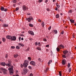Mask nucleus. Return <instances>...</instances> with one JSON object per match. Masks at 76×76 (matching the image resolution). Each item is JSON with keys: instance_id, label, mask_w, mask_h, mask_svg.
<instances>
[{"instance_id": "f257e3e1", "label": "nucleus", "mask_w": 76, "mask_h": 76, "mask_svg": "<svg viewBox=\"0 0 76 76\" xmlns=\"http://www.w3.org/2000/svg\"><path fill=\"white\" fill-rule=\"evenodd\" d=\"M6 64L7 66L10 67H9L8 69L9 71V73L11 75H12L13 73V66L11 65V64Z\"/></svg>"}, {"instance_id": "f03ea898", "label": "nucleus", "mask_w": 76, "mask_h": 76, "mask_svg": "<svg viewBox=\"0 0 76 76\" xmlns=\"http://www.w3.org/2000/svg\"><path fill=\"white\" fill-rule=\"evenodd\" d=\"M0 70L3 72L4 74H7V70L4 69L3 68H0Z\"/></svg>"}, {"instance_id": "7ed1b4c3", "label": "nucleus", "mask_w": 76, "mask_h": 76, "mask_svg": "<svg viewBox=\"0 0 76 76\" xmlns=\"http://www.w3.org/2000/svg\"><path fill=\"white\" fill-rule=\"evenodd\" d=\"M34 18L32 16L29 17V18H28L27 19H26V20H28V22H31V20H33Z\"/></svg>"}, {"instance_id": "20e7f679", "label": "nucleus", "mask_w": 76, "mask_h": 76, "mask_svg": "<svg viewBox=\"0 0 76 76\" xmlns=\"http://www.w3.org/2000/svg\"><path fill=\"white\" fill-rule=\"evenodd\" d=\"M28 72V70L26 69H23V75H26L27 72Z\"/></svg>"}, {"instance_id": "39448f33", "label": "nucleus", "mask_w": 76, "mask_h": 76, "mask_svg": "<svg viewBox=\"0 0 76 76\" xmlns=\"http://www.w3.org/2000/svg\"><path fill=\"white\" fill-rule=\"evenodd\" d=\"M1 11H4V12H7V9L4 8L3 6L1 7Z\"/></svg>"}, {"instance_id": "423d86ee", "label": "nucleus", "mask_w": 76, "mask_h": 76, "mask_svg": "<svg viewBox=\"0 0 76 76\" xmlns=\"http://www.w3.org/2000/svg\"><path fill=\"white\" fill-rule=\"evenodd\" d=\"M16 37L15 36H12L11 39V41H16Z\"/></svg>"}, {"instance_id": "0eeeda50", "label": "nucleus", "mask_w": 76, "mask_h": 76, "mask_svg": "<svg viewBox=\"0 0 76 76\" xmlns=\"http://www.w3.org/2000/svg\"><path fill=\"white\" fill-rule=\"evenodd\" d=\"M30 64L31 65H32L33 66H35V62L34 61H31L30 63Z\"/></svg>"}, {"instance_id": "6e6552de", "label": "nucleus", "mask_w": 76, "mask_h": 76, "mask_svg": "<svg viewBox=\"0 0 76 76\" xmlns=\"http://www.w3.org/2000/svg\"><path fill=\"white\" fill-rule=\"evenodd\" d=\"M58 47L59 48H60V49H61V48H65L64 46L62 44H61L59 45Z\"/></svg>"}, {"instance_id": "1a4fd4ad", "label": "nucleus", "mask_w": 76, "mask_h": 76, "mask_svg": "<svg viewBox=\"0 0 76 76\" xmlns=\"http://www.w3.org/2000/svg\"><path fill=\"white\" fill-rule=\"evenodd\" d=\"M28 33L29 34L31 35H34V32L31 31H28Z\"/></svg>"}, {"instance_id": "9d476101", "label": "nucleus", "mask_w": 76, "mask_h": 76, "mask_svg": "<svg viewBox=\"0 0 76 76\" xmlns=\"http://www.w3.org/2000/svg\"><path fill=\"white\" fill-rule=\"evenodd\" d=\"M6 38H7V39L11 40L12 39V36L9 35H8L6 36Z\"/></svg>"}, {"instance_id": "9b49d317", "label": "nucleus", "mask_w": 76, "mask_h": 76, "mask_svg": "<svg viewBox=\"0 0 76 76\" xmlns=\"http://www.w3.org/2000/svg\"><path fill=\"white\" fill-rule=\"evenodd\" d=\"M28 63H24L23 64V66L24 67H26L28 66Z\"/></svg>"}, {"instance_id": "f8f14e48", "label": "nucleus", "mask_w": 76, "mask_h": 76, "mask_svg": "<svg viewBox=\"0 0 76 76\" xmlns=\"http://www.w3.org/2000/svg\"><path fill=\"white\" fill-rule=\"evenodd\" d=\"M66 60H63L62 61V64H63V65H65L66 63Z\"/></svg>"}, {"instance_id": "ddd939ff", "label": "nucleus", "mask_w": 76, "mask_h": 76, "mask_svg": "<svg viewBox=\"0 0 76 76\" xmlns=\"http://www.w3.org/2000/svg\"><path fill=\"white\" fill-rule=\"evenodd\" d=\"M8 26L9 25L6 24H3L2 26L4 28H6V27H8Z\"/></svg>"}, {"instance_id": "4468645a", "label": "nucleus", "mask_w": 76, "mask_h": 76, "mask_svg": "<svg viewBox=\"0 0 76 76\" xmlns=\"http://www.w3.org/2000/svg\"><path fill=\"white\" fill-rule=\"evenodd\" d=\"M22 7L23 10H26L27 8L26 7V6L24 5Z\"/></svg>"}, {"instance_id": "2eb2a0df", "label": "nucleus", "mask_w": 76, "mask_h": 76, "mask_svg": "<svg viewBox=\"0 0 76 76\" xmlns=\"http://www.w3.org/2000/svg\"><path fill=\"white\" fill-rule=\"evenodd\" d=\"M1 66H5V65H6V63H5V62H1Z\"/></svg>"}, {"instance_id": "dca6fc26", "label": "nucleus", "mask_w": 76, "mask_h": 76, "mask_svg": "<svg viewBox=\"0 0 76 76\" xmlns=\"http://www.w3.org/2000/svg\"><path fill=\"white\" fill-rule=\"evenodd\" d=\"M68 51L67 50H64L63 51V53L65 55L67 54L68 53Z\"/></svg>"}, {"instance_id": "f3484780", "label": "nucleus", "mask_w": 76, "mask_h": 76, "mask_svg": "<svg viewBox=\"0 0 76 76\" xmlns=\"http://www.w3.org/2000/svg\"><path fill=\"white\" fill-rule=\"evenodd\" d=\"M19 56V55L18 54H16L14 55V57L15 58H17Z\"/></svg>"}, {"instance_id": "a211bd4d", "label": "nucleus", "mask_w": 76, "mask_h": 76, "mask_svg": "<svg viewBox=\"0 0 76 76\" xmlns=\"http://www.w3.org/2000/svg\"><path fill=\"white\" fill-rule=\"evenodd\" d=\"M52 60H50L48 63V65H49V64H51V63H52Z\"/></svg>"}, {"instance_id": "6ab92c4d", "label": "nucleus", "mask_w": 76, "mask_h": 76, "mask_svg": "<svg viewBox=\"0 0 76 76\" xmlns=\"http://www.w3.org/2000/svg\"><path fill=\"white\" fill-rule=\"evenodd\" d=\"M18 45H20L22 47H24V45L23 44H22L21 43H19L18 44Z\"/></svg>"}, {"instance_id": "aec40b11", "label": "nucleus", "mask_w": 76, "mask_h": 76, "mask_svg": "<svg viewBox=\"0 0 76 76\" xmlns=\"http://www.w3.org/2000/svg\"><path fill=\"white\" fill-rule=\"evenodd\" d=\"M54 34H57V30H55L53 32Z\"/></svg>"}, {"instance_id": "412c9836", "label": "nucleus", "mask_w": 76, "mask_h": 76, "mask_svg": "<svg viewBox=\"0 0 76 76\" xmlns=\"http://www.w3.org/2000/svg\"><path fill=\"white\" fill-rule=\"evenodd\" d=\"M56 5L58 8H59V7H60V5H59L57 3H56Z\"/></svg>"}, {"instance_id": "4be33fe9", "label": "nucleus", "mask_w": 76, "mask_h": 76, "mask_svg": "<svg viewBox=\"0 0 76 76\" xmlns=\"http://www.w3.org/2000/svg\"><path fill=\"white\" fill-rule=\"evenodd\" d=\"M70 21L71 23H75V20H72V19H70Z\"/></svg>"}, {"instance_id": "5701e85b", "label": "nucleus", "mask_w": 76, "mask_h": 76, "mask_svg": "<svg viewBox=\"0 0 76 76\" xmlns=\"http://www.w3.org/2000/svg\"><path fill=\"white\" fill-rule=\"evenodd\" d=\"M45 25L44 22V21H42V27H44V26Z\"/></svg>"}, {"instance_id": "b1692460", "label": "nucleus", "mask_w": 76, "mask_h": 76, "mask_svg": "<svg viewBox=\"0 0 76 76\" xmlns=\"http://www.w3.org/2000/svg\"><path fill=\"white\" fill-rule=\"evenodd\" d=\"M72 12H73V11L72 10H70L68 11V13H72Z\"/></svg>"}, {"instance_id": "393cba45", "label": "nucleus", "mask_w": 76, "mask_h": 76, "mask_svg": "<svg viewBox=\"0 0 76 76\" xmlns=\"http://www.w3.org/2000/svg\"><path fill=\"white\" fill-rule=\"evenodd\" d=\"M28 59L29 61H31V58L30 57H28Z\"/></svg>"}, {"instance_id": "a878e982", "label": "nucleus", "mask_w": 76, "mask_h": 76, "mask_svg": "<svg viewBox=\"0 0 76 76\" xmlns=\"http://www.w3.org/2000/svg\"><path fill=\"white\" fill-rule=\"evenodd\" d=\"M49 69V68H47L45 70V73L47 72V71H48Z\"/></svg>"}, {"instance_id": "bb28decb", "label": "nucleus", "mask_w": 76, "mask_h": 76, "mask_svg": "<svg viewBox=\"0 0 76 76\" xmlns=\"http://www.w3.org/2000/svg\"><path fill=\"white\" fill-rule=\"evenodd\" d=\"M62 56V57H63V58H66V55H65V54L63 55Z\"/></svg>"}, {"instance_id": "cd10ccee", "label": "nucleus", "mask_w": 76, "mask_h": 76, "mask_svg": "<svg viewBox=\"0 0 76 76\" xmlns=\"http://www.w3.org/2000/svg\"><path fill=\"white\" fill-rule=\"evenodd\" d=\"M36 48L37 50H39L40 51H41V49L40 48L38 47Z\"/></svg>"}, {"instance_id": "c85d7f7f", "label": "nucleus", "mask_w": 76, "mask_h": 76, "mask_svg": "<svg viewBox=\"0 0 76 76\" xmlns=\"http://www.w3.org/2000/svg\"><path fill=\"white\" fill-rule=\"evenodd\" d=\"M29 26H30V27H33V26H34V25L31 24V23H29Z\"/></svg>"}, {"instance_id": "c756f323", "label": "nucleus", "mask_w": 76, "mask_h": 76, "mask_svg": "<svg viewBox=\"0 0 76 76\" xmlns=\"http://www.w3.org/2000/svg\"><path fill=\"white\" fill-rule=\"evenodd\" d=\"M2 41H3V42H4L6 41V39L5 38H2Z\"/></svg>"}, {"instance_id": "7c9ffc66", "label": "nucleus", "mask_w": 76, "mask_h": 76, "mask_svg": "<svg viewBox=\"0 0 76 76\" xmlns=\"http://www.w3.org/2000/svg\"><path fill=\"white\" fill-rule=\"evenodd\" d=\"M67 66H68V68H69V67H70V64L68 63V64Z\"/></svg>"}, {"instance_id": "2f4dec72", "label": "nucleus", "mask_w": 76, "mask_h": 76, "mask_svg": "<svg viewBox=\"0 0 76 76\" xmlns=\"http://www.w3.org/2000/svg\"><path fill=\"white\" fill-rule=\"evenodd\" d=\"M12 1L13 3H16V2H17V0H13Z\"/></svg>"}, {"instance_id": "473e14b6", "label": "nucleus", "mask_w": 76, "mask_h": 76, "mask_svg": "<svg viewBox=\"0 0 76 76\" xmlns=\"http://www.w3.org/2000/svg\"><path fill=\"white\" fill-rule=\"evenodd\" d=\"M56 18H59V15H58V14H57L56 15Z\"/></svg>"}, {"instance_id": "72a5a7b5", "label": "nucleus", "mask_w": 76, "mask_h": 76, "mask_svg": "<svg viewBox=\"0 0 76 76\" xmlns=\"http://www.w3.org/2000/svg\"><path fill=\"white\" fill-rule=\"evenodd\" d=\"M56 50H57V51L58 52L59 51H60V48H56Z\"/></svg>"}, {"instance_id": "f704fd0d", "label": "nucleus", "mask_w": 76, "mask_h": 76, "mask_svg": "<svg viewBox=\"0 0 76 76\" xmlns=\"http://www.w3.org/2000/svg\"><path fill=\"white\" fill-rule=\"evenodd\" d=\"M16 48L18 50H19V49H20V48H19L18 46H16Z\"/></svg>"}, {"instance_id": "c9c22d12", "label": "nucleus", "mask_w": 76, "mask_h": 76, "mask_svg": "<svg viewBox=\"0 0 76 76\" xmlns=\"http://www.w3.org/2000/svg\"><path fill=\"white\" fill-rule=\"evenodd\" d=\"M8 62L9 63L8 64H10L12 63V61L10 60H9Z\"/></svg>"}, {"instance_id": "e433bc0d", "label": "nucleus", "mask_w": 76, "mask_h": 76, "mask_svg": "<svg viewBox=\"0 0 76 76\" xmlns=\"http://www.w3.org/2000/svg\"><path fill=\"white\" fill-rule=\"evenodd\" d=\"M59 76H61L62 74H61V72L60 71L59 72Z\"/></svg>"}, {"instance_id": "4c0bfd02", "label": "nucleus", "mask_w": 76, "mask_h": 76, "mask_svg": "<svg viewBox=\"0 0 76 76\" xmlns=\"http://www.w3.org/2000/svg\"><path fill=\"white\" fill-rule=\"evenodd\" d=\"M69 72L70 73V72H71L72 69L71 68H69Z\"/></svg>"}, {"instance_id": "58836bf2", "label": "nucleus", "mask_w": 76, "mask_h": 76, "mask_svg": "<svg viewBox=\"0 0 76 76\" xmlns=\"http://www.w3.org/2000/svg\"><path fill=\"white\" fill-rule=\"evenodd\" d=\"M38 22H42V20L40 19H39Z\"/></svg>"}, {"instance_id": "ea45409f", "label": "nucleus", "mask_w": 76, "mask_h": 76, "mask_svg": "<svg viewBox=\"0 0 76 76\" xmlns=\"http://www.w3.org/2000/svg\"><path fill=\"white\" fill-rule=\"evenodd\" d=\"M28 68L29 69H30V70H31V69H32V67H31V66H28Z\"/></svg>"}, {"instance_id": "a19ab883", "label": "nucleus", "mask_w": 76, "mask_h": 76, "mask_svg": "<svg viewBox=\"0 0 76 76\" xmlns=\"http://www.w3.org/2000/svg\"><path fill=\"white\" fill-rule=\"evenodd\" d=\"M38 61H39V62H41V59L40 58H39L38 59Z\"/></svg>"}, {"instance_id": "79ce46f5", "label": "nucleus", "mask_w": 76, "mask_h": 76, "mask_svg": "<svg viewBox=\"0 0 76 76\" xmlns=\"http://www.w3.org/2000/svg\"><path fill=\"white\" fill-rule=\"evenodd\" d=\"M11 48L12 49H14V48H15V46H11Z\"/></svg>"}, {"instance_id": "37998d69", "label": "nucleus", "mask_w": 76, "mask_h": 76, "mask_svg": "<svg viewBox=\"0 0 76 76\" xmlns=\"http://www.w3.org/2000/svg\"><path fill=\"white\" fill-rule=\"evenodd\" d=\"M30 76H34V75H33V74L32 73H31L30 74Z\"/></svg>"}, {"instance_id": "c03bdc74", "label": "nucleus", "mask_w": 76, "mask_h": 76, "mask_svg": "<svg viewBox=\"0 0 76 76\" xmlns=\"http://www.w3.org/2000/svg\"><path fill=\"white\" fill-rule=\"evenodd\" d=\"M51 26H49L48 28V30H50L51 29Z\"/></svg>"}, {"instance_id": "a18cd8bd", "label": "nucleus", "mask_w": 76, "mask_h": 76, "mask_svg": "<svg viewBox=\"0 0 76 76\" xmlns=\"http://www.w3.org/2000/svg\"><path fill=\"white\" fill-rule=\"evenodd\" d=\"M42 1V0H39V3H41Z\"/></svg>"}, {"instance_id": "49530a36", "label": "nucleus", "mask_w": 76, "mask_h": 76, "mask_svg": "<svg viewBox=\"0 0 76 76\" xmlns=\"http://www.w3.org/2000/svg\"><path fill=\"white\" fill-rule=\"evenodd\" d=\"M20 67H23V65L21 64Z\"/></svg>"}, {"instance_id": "de8ad7c7", "label": "nucleus", "mask_w": 76, "mask_h": 76, "mask_svg": "<svg viewBox=\"0 0 76 76\" xmlns=\"http://www.w3.org/2000/svg\"><path fill=\"white\" fill-rule=\"evenodd\" d=\"M48 0H46L45 1V3H47V2H48Z\"/></svg>"}, {"instance_id": "09e8293b", "label": "nucleus", "mask_w": 76, "mask_h": 76, "mask_svg": "<svg viewBox=\"0 0 76 76\" xmlns=\"http://www.w3.org/2000/svg\"><path fill=\"white\" fill-rule=\"evenodd\" d=\"M43 41H44L47 42V39H44Z\"/></svg>"}, {"instance_id": "8fccbe9b", "label": "nucleus", "mask_w": 76, "mask_h": 76, "mask_svg": "<svg viewBox=\"0 0 76 76\" xmlns=\"http://www.w3.org/2000/svg\"><path fill=\"white\" fill-rule=\"evenodd\" d=\"M47 10V11H50V9L48 8L46 9Z\"/></svg>"}, {"instance_id": "3c124183", "label": "nucleus", "mask_w": 76, "mask_h": 76, "mask_svg": "<svg viewBox=\"0 0 76 76\" xmlns=\"http://www.w3.org/2000/svg\"><path fill=\"white\" fill-rule=\"evenodd\" d=\"M19 10V8H17L16 9V11H18Z\"/></svg>"}, {"instance_id": "603ef678", "label": "nucleus", "mask_w": 76, "mask_h": 76, "mask_svg": "<svg viewBox=\"0 0 76 76\" xmlns=\"http://www.w3.org/2000/svg\"><path fill=\"white\" fill-rule=\"evenodd\" d=\"M35 45H38V42H36L35 43Z\"/></svg>"}, {"instance_id": "864d4df0", "label": "nucleus", "mask_w": 76, "mask_h": 76, "mask_svg": "<svg viewBox=\"0 0 76 76\" xmlns=\"http://www.w3.org/2000/svg\"><path fill=\"white\" fill-rule=\"evenodd\" d=\"M20 39H21V37H20L19 38V41H20Z\"/></svg>"}, {"instance_id": "5fc2aeb1", "label": "nucleus", "mask_w": 76, "mask_h": 76, "mask_svg": "<svg viewBox=\"0 0 76 76\" xmlns=\"http://www.w3.org/2000/svg\"><path fill=\"white\" fill-rule=\"evenodd\" d=\"M21 37H25L23 34H21L20 35Z\"/></svg>"}, {"instance_id": "6e6d98bb", "label": "nucleus", "mask_w": 76, "mask_h": 76, "mask_svg": "<svg viewBox=\"0 0 76 76\" xmlns=\"http://www.w3.org/2000/svg\"><path fill=\"white\" fill-rule=\"evenodd\" d=\"M55 10H58V8H57V7H56L55 9Z\"/></svg>"}, {"instance_id": "4d7b16f0", "label": "nucleus", "mask_w": 76, "mask_h": 76, "mask_svg": "<svg viewBox=\"0 0 76 76\" xmlns=\"http://www.w3.org/2000/svg\"><path fill=\"white\" fill-rule=\"evenodd\" d=\"M29 40H30V41H32V38H31L29 39Z\"/></svg>"}, {"instance_id": "13d9d810", "label": "nucleus", "mask_w": 76, "mask_h": 76, "mask_svg": "<svg viewBox=\"0 0 76 76\" xmlns=\"http://www.w3.org/2000/svg\"><path fill=\"white\" fill-rule=\"evenodd\" d=\"M46 47H49V45H47L46 46Z\"/></svg>"}, {"instance_id": "bf43d9fd", "label": "nucleus", "mask_w": 76, "mask_h": 76, "mask_svg": "<svg viewBox=\"0 0 76 76\" xmlns=\"http://www.w3.org/2000/svg\"><path fill=\"white\" fill-rule=\"evenodd\" d=\"M27 15H31V13H27Z\"/></svg>"}, {"instance_id": "052dcab7", "label": "nucleus", "mask_w": 76, "mask_h": 76, "mask_svg": "<svg viewBox=\"0 0 76 76\" xmlns=\"http://www.w3.org/2000/svg\"><path fill=\"white\" fill-rule=\"evenodd\" d=\"M8 57V56H7V55H6L5 56V57L6 58H7Z\"/></svg>"}, {"instance_id": "680f3d73", "label": "nucleus", "mask_w": 76, "mask_h": 76, "mask_svg": "<svg viewBox=\"0 0 76 76\" xmlns=\"http://www.w3.org/2000/svg\"><path fill=\"white\" fill-rule=\"evenodd\" d=\"M64 34V32L63 31H62L61 32V34Z\"/></svg>"}, {"instance_id": "e2e57ef3", "label": "nucleus", "mask_w": 76, "mask_h": 76, "mask_svg": "<svg viewBox=\"0 0 76 76\" xmlns=\"http://www.w3.org/2000/svg\"><path fill=\"white\" fill-rule=\"evenodd\" d=\"M46 51L47 52H48V51H49L48 49H46Z\"/></svg>"}, {"instance_id": "0e129e2a", "label": "nucleus", "mask_w": 76, "mask_h": 76, "mask_svg": "<svg viewBox=\"0 0 76 76\" xmlns=\"http://www.w3.org/2000/svg\"><path fill=\"white\" fill-rule=\"evenodd\" d=\"M27 51H29V48H28L27 49Z\"/></svg>"}, {"instance_id": "69168bd1", "label": "nucleus", "mask_w": 76, "mask_h": 76, "mask_svg": "<svg viewBox=\"0 0 76 76\" xmlns=\"http://www.w3.org/2000/svg\"><path fill=\"white\" fill-rule=\"evenodd\" d=\"M15 6H16L15 4H13V6H14V7H15Z\"/></svg>"}, {"instance_id": "338daca9", "label": "nucleus", "mask_w": 76, "mask_h": 76, "mask_svg": "<svg viewBox=\"0 0 76 76\" xmlns=\"http://www.w3.org/2000/svg\"><path fill=\"white\" fill-rule=\"evenodd\" d=\"M21 39L22 41H23V38H22Z\"/></svg>"}, {"instance_id": "774afa93", "label": "nucleus", "mask_w": 76, "mask_h": 76, "mask_svg": "<svg viewBox=\"0 0 76 76\" xmlns=\"http://www.w3.org/2000/svg\"><path fill=\"white\" fill-rule=\"evenodd\" d=\"M38 45H40V42H39Z\"/></svg>"}]
</instances>
